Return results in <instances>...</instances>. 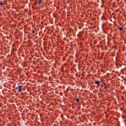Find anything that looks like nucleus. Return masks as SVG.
<instances>
[{
	"mask_svg": "<svg viewBox=\"0 0 126 126\" xmlns=\"http://www.w3.org/2000/svg\"><path fill=\"white\" fill-rule=\"evenodd\" d=\"M18 92H22V86H18Z\"/></svg>",
	"mask_w": 126,
	"mask_h": 126,
	"instance_id": "obj_1",
	"label": "nucleus"
},
{
	"mask_svg": "<svg viewBox=\"0 0 126 126\" xmlns=\"http://www.w3.org/2000/svg\"><path fill=\"white\" fill-rule=\"evenodd\" d=\"M100 81H97L95 82V84H97L98 85V86H99L100 85Z\"/></svg>",
	"mask_w": 126,
	"mask_h": 126,
	"instance_id": "obj_2",
	"label": "nucleus"
},
{
	"mask_svg": "<svg viewBox=\"0 0 126 126\" xmlns=\"http://www.w3.org/2000/svg\"><path fill=\"white\" fill-rule=\"evenodd\" d=\"M0 5H1L0 7H2V5H4V4H3V2H2L1 1H0Z\"/></svg>",
	"mask_w": 126,
	"mask_h": 126,
	"instance_id": "obj_3",
	"label": "nucleus"
},
{
	"mask_svg": "<svg viewBox=\"0 0 126 126\" xmlns=\"http://www.w3.org/2000/svg\"><path fill=\"white\" fill-rule=\"evenodd\" d=\"M124 30V28H123V27H121L120 28H119V31H123Z\"/></svg>",
	"mask_w": 126,
	"mask_h": 126,
	"instance_id": "obj_4",
	"label": "nucleus"
},
{
	"mask_svg": "<svg viewBox=\"0 0 126 126\" xmlns=\"http://www.w3.org/2000/svg\"><path fill=\"white\" fill-rule=\"evenodd\" d=\"M104 89H107V88H108V87H106V84H105V83H104Z\"/></svg>",
	"mask_w": 126,
	"mask_h": 126,
	"instance_id": "obj_5",
	"label": "nucleus"
},
{
	"mask_svg": "<svg viewBox=\"0 0 126 126\" xmlns=\"http://www.w3.org/2000/svg\"><path fill=\"white\" fill-rule=\"evenodd\" d=\"M76 102H79V99L77 98L76 99Z\"/></svg>",
	"mask_w": 126,
	"mask_h": 126,
	"instance_id": "obj_6",
	"label": "nucleus"
},
{
	"mask_svg": "<svg viewBox=\"0 0 126 126\" xmlns=\"http://www.w3.org/2000/svg\"><path fill=\"white\" fill-rule=\"evenodd\" d=\"M41 0H39V3L40 4H41Z\"/></svg>",
	"mask_w": 126,
	"mask_h": 126,
	"instance_id": "obj_7",
	"label": "nucleus"
},
{
	"mask_svg": "<svg viewBox=\"0 0 126 126\" xmlns=\"http://www.w3.org/2000/svg\"><path fill=\"white\" fill-rule=\"evenodd\" d=\"M32 33H35V31L33 30L32 32Z\"/></svg>",
	"mask_w": 126,
	"mask_h": 126,
	"instance_id": "obj_8",
	"label": "nucleus"
}]
</instances>
